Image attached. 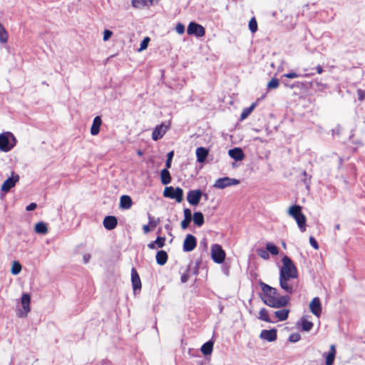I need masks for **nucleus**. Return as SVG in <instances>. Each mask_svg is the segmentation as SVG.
<instances>
[{"label": "nucleus", "mask_w": 365, "mask_h": 365, "mask_svg": "<svg viewBox=\"0 0 365 365\" xmlns=\"http://www.w3.org/2000/svg\"><path fill=\"white\" fill-rule=\"evenodd\" d=\"M165 197L175 199L176 202H181L183 200V190L181 187H166L163 191Z\"/></svg>", "instance_id": "20e7f679"}, {"label": "nucleus", "mask_w": 365, "mask_h": 365, "mask_svg": "<svg viewBox=\"0 0 365 365\" xmlns=\"http://www.w3.org/2000/svg\"><path fill=\"white\" fill-rule=\"evenodd\" d=\"M238 184H240L239 180L230 178L229 177H224L216 180L213 187L217 189H224L227 187L237 185Z\"/></svg>", "instance_id": "423d86ee"}, {"label": "nucleus", "mask_w": 365, "mask_h": 365, "mask_svg": "<svg viewBox=\"0 0 365 365\" xmlns=\"http://www.w3.org/2000/svg\"><path fill=\"white\" fill-rule=\"evenodd\" d=\"M174 153L173 151H170L168 153V158L165 162V168H170L171 167V162L173 157Z\"/></svg>", "instance_id": "a18cd8bd"}, {"label": "nucleus", "mask_w": 365, "mask_h": 365, "mask_svg": "<svg viewBox=\"0 0 365 365\" xmlns=\"http://www.w3.org/2000/svg\"><path fill=\"white\" fill-rule=\"evenodd\" d=\"M214 342L212 340H210L201 346V351L204 355H210L212 352L213 350Z\"/></svg>", "instance_id": "7c9ffc66"}, {"label": "nucleus", "mask_w": 365, "mask_h": 365, "mask_svg": "<svg viewBox=\"0 0 365 365\" xmlns=\"http://www.w3.org/2000/svg\"><path fill=\"white\" fill-rule=\"evenodd\" d=\"M298 227L302 232L306 230V217L302 212V207L298 205Z\"/></svg>", "instance_id": "a878e982"}, {"label": "nucleus", "mask_w": 365, "mask_h": 365, "mask_svg": "<svg viewBox=\"0 0 365 365\" xmlns=\"http://www.w3.org/2000/svg\"><path fill=\"white\" fill-rule=\"evenodd\" d=\"M101 124L102 120L101 116H96L93 120V124L91 128V134L92 135H96L99 133Z\"/></svg>", "instance_id": "4be33fe9"}, {"label": "nucleus", "mask_w": 365, "mask_h": 365, "mask_svg": "<svg viewBox=\"0 0 365 365\" xmlns=\"http://www.w3.org/2000/svg\"><path fill=\"white\" fill-rule=\"evenodd\" d=\"M211 257L212 260L217 264H221L224 262L225 259V252L221 245L218 244H214L212 245Z\"/></svg>", "instance_id": "39448f33"}, {"label": "nucleus", "mask_w": 365, "mask_h": 365, "mask_svg": "<svg viewBox=\"0 0 365 365\" xmlns=\"http://www.w3.org/2000/svg\"><path fill=\"white\" fill-rule=\"evenodd\" d=\"M267 252V250L259 249L257 250V254L261 258L267 259L269 257V253Z\"/></svg>", "instance_id": "37998d69"}, {"label": "nucleus", "mask_w": 365, "mask_h": 365, "mask_svg": "<svg viewBox=\"0 0 365 365\" xmlns=\"http://www.w3.org/2000/svg\"><path fill=\"white\" fill-rule=\"evenodd\" d=\"M148 218H149V225L152 226L153 227H155L157 223L155 221H153V217L150 215H148Z\"/></svg>", "instance_id": "13d9d810"}, {"label": "nucleus", "mask_w": 365, "mask_h": 365, "mask_svg": "<svg viewBox=\"0 0 365 365\" xmlns=\"http://www.w3.org/2000/svg\"><path fill=\"white\" fill-rule=\"evenodd\" d=\"M91 259V255L90 254H85L83 256V260L84 264L88 263L89 260Z\"/></svg>", "instance_id": "6e6d98bb"}, {"label": "nucleus", "mask_w": 365, "mask_h": 365, "mask_svg": "<svg viewBox=\"0 0 365 365\" xmlns=\"http://www.w3.org/2000/svg\"><path fill=\"white\" fill-rule=\"evenodd\" d=\"M259 319L269 323H274L277 321L272 319L265 308H262L259 312Z\"/></svg>", "instance_id": "c85d7f7f"}, {"label": "nucleus", "mask_w": 365, "mask_h": 365, "mask_svg": "<svg viewBox=\"0 0 365 365\" xmlns=\"http://www.w3.org/2000/svg\"><path fill=\"white\" fill-rule=\"evenodd\" d=\"M143 232L144 233H148L150 232V225H143Z\"/></svg>", "instance_id": "052dcab7"}, {"label": "nucleus", "mask_w": 365, "mask_h": 365, "mask_svg": "<svg viewBox=\"0 0 365 365\" xmlns=\"http://www.w3.org/2000/svg\"><path fill=\"white\" fill-rule=\"evenodd\" d=\"M169 168H164L160 172V180L163 185L170 183L172 178L168 170Z\"/></svg>", "instance_id": "cd10ccee"}, {"label": "nucleus", "mask_w": 365, "mask_h": 365, "mask_svg": "<svg viewBox=\"0 0 365 365\" xmlns=\"http://www.w3.org/2000/svg\"><path fill=\"white\" fill-rule=\"evenodd\" d=\"M187 32L189 35H193L197 38H200L205 36V29L202 25L192 21L188 24Z\"/></svg>", "instance_id": "0eeeda50"}, {"label": "nucleus", "mask_w": 365, "mask_h": 365, "mask_svg": "<svg viewBox=\"0 0 365 365\" xmlns=\"http://www.w3.org/2000/svg\"><path fill=\"white\" fill-rule=\"evenodd\" d=\"M277 329H272L269 330L264 329L261 331L259 337L269 342H272L277 339Z\"/></svg>", "instance_id": "4468645a"}, {"label": "nucleus", "mask_w": 365, "mask_h": 365, "mask_svg": "<svg viewBox=\"0 0 365 365\" xmlns=\"http://www.w3.org/2000/svg\"><path fill=\"white\" fill-rule=\"evenodd\" d=\"M282 266L279 268V277L283 280L285 277H297V268L293 261L287 255L282 259Z\"/></svg>", "instance_id": "f03ea898"}, {"label": "nucleus", "mask_w": 365, "mask_h": 365, "mask_svg": "<svg viewBox=\"0 0 365 365\" xmlns=\"http://www.w3.org/2000/svg\"><path fill=\"white\" fill-rule=\"evenodd\" d=\"M294 278V277H285L283 280L282 277H279V285L287 293L290 294L293 292V286L290 284V280Z\"/></svg>", "instance_id": "a211bd4d"}, {"label": "nucleus", "mask_w": 365, "mask_h": 365, "mask_svg": "<svg viewBox=\"0 0 365 365\" xmlns=\"http://www.w3.org/2000/svg\"><path fill=\"white\" fill-rule=\"evenodd\" d=\"M208 155V150L204 147H199L196 149L197 161L204 163Z\"/></svg>", "instance_id": "b1692460"}, {"label": "nucleus", "mask_w": 365, "mask_h": 365, "mask_svg": "<svg viewBox=\"0 0 365 365\" xmlns=\"http://www.w3.org/2000/svg\"><path fill=\"white\" fill-rule=\"evenodd\" d=\"M148 247L150 250H155L157 248V246L155 243H154V241H153L148 245Z\"/></svg>", "instance_id": "bf43d9fd"}, {"label": "nucleus", "mask_w": 365, "mask_h": 365, "mask_svg": "<svg viewBox=\"0 0 365 365\" xmlns=\"http://www.w3.org/2000/svg\"><path fill=\"white\" fill-rule=\"evenodd\" d=\"M309 243L315 250L319 249V245L317 240L313 237H309Z\"/></svg>", "instance_id": "603ef678"}, {"label": "nucleus", "mask_w": 365, "mask_h": 365, "mask_svg": "<svg viewBox=\"0 0 365 365\" xmlns=\"http://www.w3.org/2000/svg\"><path fill=\"white\" fill-rule=\"evenodd\" d=\"M199 247L202 249L204 251H206L207 250V240L206 239H202L200 242Z\"/></svg>", "instance_id": "3c124183"}, {"label": "nucleus", "mask_w": 365, "mask_h": 365, "mask_svg": "<svg viewBox=\"0 0 365 365\" xmlns=\"http://www.w3.org/2000/svg\"><path fill=\"white\" fill-rule=\"evenodd\" d=\"M304 184L306 185L307 187H309V182H307L306 180H304Z\"/></svg>", "instance_id": "e2e57ef3"}, {"label": "nucleus", "mask_w": 365, "mask_h": 365, "mask_svg": "<svg viewBox=\"0 0 365 365\" xmlns=\"http://www.w3.org/2000/svg\"><path fill=\"white\" fill-rule=\"evenodd\" d=\"M160 0H133L132 6L137 9H142L145 6H150Z\"/></svg>", "instance_id": "aec40b11"}, {"label": "nucleus", "mask_w": 365, "mask_h": 365, "mask_svg": "<svg viewBox=\"0 0 365 365\" xmlns=\"http://www.w3.org/2000/svg\"><path fill=\"white\" fill-rule=\"evenodd\" d=\"M317 73L319 74H321L322 72H323V68L321 66H317Z\"/></svg>", "instance_id": "680f3d73"}, {"label": "nucleus", "mask_w": 365, "mask_h": 365, "mask_svg": "<svg viewBox=\"0 0 365 365\" xmlns=\"http://www.w3.org/2000/svg\"><path fill=\"white\" fill-rule=\"evenodd\" d=\"M356 93H357L358 100L359 101H363L365 99V91L359 88L357 90Z\"/></svg>", "instance_id": "09e8293b"}, {"label": "nucleus", "mask_w": 365, "mask_h": 365, "mask_svg": "<svg viewBox=\"0 0 365 365\" xmlns=\"http://www.w3.org/2000/svg\"><path fill=\"white\" fill-rule=\"evenodd\" d=\"M133 200L129 195H124L120 197V207L121 209L128 210L132 206Z\"/></svg>", "instance_id": "393cba45"}, {"label": "nucleus", "mask_w": 365, "mask_h": 365, "mask_svg": "<svg viewBox=\"0 0 365 365\" xmlns=\"http://www.w3.org/2000/svg\"><path fill=\"white\" fill-rule=\"evenodd\" d=\"M138 155H142L141 151H138Z\"/></svg>", "instance_id": "0e129e2a"}, {"label": "nucleus", "mask_w": 365, "mask_h": 365, "mask_svg": "<svg viewBox=\"0 0 365 365\" xmlns=\"http://www.w3.org/2000/svg\"><path fill=\"white\" fill-rule=\"evenodd\" d=\"M21 304L23 307V310H19L18 313V316L19 317H24L27 316V314L30 312V302H31V297L29 294H23L21 297Z\"/></svg>", "instance_id": "1a4fd4ad"}, {"label": "nucleus", "mask_w": 365, "mask_h": 365, "mask_svg": "<svg viewBox=\"0 0 365 365\" xmlns=\"http://www.w3.org/2000/svg\"><path fill=\"white\" fill-rule=\"evenodd\" d=\"M156 262L159 265H164L168 261V254L164 250H160L156 254Z\"/></svg>", "instance_id": "c756f323"}, {"label": "nucleus", "mask_w": 365, "mask_h": 365, "mask_svg": "<svg viewBox=\"0 0 365 365\" xmlns=\"http://www.w3.org/2000/svg\"><path fill=\"white\" fill-rule=\"evenodd\" d=\"M289 214L297 221V203L289 207Z\"/></svg>", "instance_id": "79ce46f5"}, {"label": "nucleus", "mask_w": 365, "mask_h": 365, "mask_svg": "<svg viewBox=\"0 0 365 365\" xmlns=\"http://www.w3.org/2000/svg\"><path fill=\"white\" fill-rule=\"evenodd\" d=\"M336 354V349L334 344H331L329 346V351L328 353H324L323 356L325 357L326 365H333L335 356Z\"/></svg>", "instance_id": "f3484780"}, {"label": "nucleus", "mask_w": 365, "mask_h": 365, "mask_svg": "<svg viewBox=\"0 0 365 365\" xmlns=\"http://www.w3.org/2000/svg\"><path fill=\"white\" fill-rule=\"evenodd\" d=\"M259 101V98L257 99L256 102H254L251 104L250 107L245 108L240 115V120H243L245 118H247L250 114L252 112V110L256 108L257 106L258 101Z\"/></svg>", "instance_id": "bb28decb"}, {"label": "nucleus", "mask_w": 365, "mask_h": 365, "mask_svg": "<svg viewBox=\"0 0 365 365\" xmlns=\"http://www.w3.org/2000/svg\"><path fill=\"white\" fill-rule=\"evenodd\" d=\"M21 264L19 262L14 261L11 272L14 275L19 274L21 271Z\"/></svg>", "instance_id": "e433bc0d"}, {"label": "nucleus", "mask_w": 365, "mask_h": 365, "mask_svg": "<svg viewBox=\"0 0 365 365\" xmlns=\"http://www.w3.org/2000/svg\"><path fill=\"white\" fill-rule=\"evenodd\" d=\"M202 196V192L200 189L190 190L187 195V200L192 205H197Z\"/></svg>", "instance_id": "6e6552de"}, {"label": "nucleus", "mask_w": 365, "mask_h": 365, "mask_svg": "<svg viewBox=\"0 0 365 365\" xmlns=\"http://www.w3.org/2000/svg\"><path fill=\"white\" fill-rule=\"evenodd\" d=\"M259 286L263 292L261 299L269 307L280 308L287 305L289 300L288 296L279 297L278 291L263 282H259Z\"/></svg>", "instance_id": "f257e3e1"}, {"label": "nucleus", "mask_w": 365, "mask_h": 365, "mask_svg": "<svg viewBox=\"0 0 365 365\" xmlns=\"http://www.w3.org/2000/svg\"><path fill=\"white\" fill-rule=\"evenodd\" d=\"M266 250L272 255H277L279 253L278 247L271 242H267L266 244Z\"/></svg>", "instance_id": "c9c22d12"}, {"label": "nucleus", "mask_w": 365, "mask_h": 365, "mask_svg": "<svg viewBox=\"0 0 365 365\" xmlns=\"http://www.w3.org/2000/svg\"><path fill=\"white\" fill-rule=\"evenodd\" d=\"M131 282L134 292L141 289V281L135 268L131 269Z\"/></svg>", "instance_id": "2eb2a0df"}, {"label": "nucleus", "mask_w": 365, "mask_h": 365, "mask_svg": "<svg viewBox=\"0 0 365 365\" xmlns=\"http://www.w3.org/2000/svg\"><path fill=\"white\" fill-rule=\"evenodd\" d=\"M282 83L283 86L286 88L292 89L297 86V81H292L290 79H283L282 80Z\"/></svg>", "instance_id": "4c0bfd02"}, {"label": "nucleus", "mask_w": 365, "mask_h": 365, "mask_svg": "<svg viewBox=\"0 0 365 365\" xmlns=\"http://www.w3.org/2000/svg\"><path fill=\"white\" fill-rule=\"evenodd\" d=\"M9 35L4 26L0 23V43H6L8 41Z\"/></svg>", "instance_id": "f704fd0d"}, {"label": "nucleus", "mask_w": 365, "mask_h": 365, "mask_svg": "<svg viewBox=\"0 0 365 365\" xmlns=\"http://www.w3.org/2000/svg\"><path fill=\"white\" fill-rule=\"evenodd\" d=\"M19 180V175L17 174L12 173L11 177L8 178L1 185V190L7 192L12 187H14L16 183Z\"/></svg>", "instance_id": "f8f14e48"}, {"label": "nucleus", "mask_w": 365, "mask_h": 365, "mask_svg": "<svg viewBox=\"0 0 365 365\" xmlns=\"http://www.w3.org/2000/svg\"><path fill=\"white\" fill-rule=\"evenodd\" d=\"M279 84V80L276 78H272V80L267 83V89L272 90V89H276L278 88Z\"/></svg>", "instance_id": "58836bf2"}, {"label": "nucleus", "mask_w": 365, "mask_h": 365, "mask_svg": "<svg viewBox=\"0 0 365 365\" xmlns=\"http://www.w3.org/2000/svg\"><path fill=\"white\" fill-rule=\"evenodd\" d=\"M195 225L201 227L205 222L204 215L201 212H195L192 217Z\"/></svg>", "instance_id": "2f4dec72"}, {"label": "nucleus", "mask_w": 365, "mask_h": 365, "mask_svg": "<svg viewBox=\"0 0 365 365\" xmlns=\"http://www.w3.org/2000/svg\"><path fill=\"white\" fill-rule=\"evenodd\" d=\"M300 326L302 331H309L314 327V324L311 320V316L304 315L300 319Z\"/></svg>", "instance_id": "dca6fc26"}, {"label": "nucleus", "mask_w": 365, "mask_h": 365, "mask_svg": "<svg viewBox=\"0 0 365 365\" xmlns=\"http://www.w3.org/2000/svg\"><path fill=\"white\" fill-rule=\"evenodd\" d=\"M189 269H190V267H188L186 269L185 272L182 274L181 278H180L181 282L185 283L187 282V280L189 279V274H188Z\"/></svg>", "instance_id": "de8ad7c7"}, {"label": "nucleus", "mask_w": 365, "mask_h": 365, "mask_svg": "<svg viewBox=\"0 0 365 365\" xmlns=\"http://www.w3.org/2000/svg\"><path fill=\"white\" fill-rule=\"evenodd\" d=\"M309 309L312 313L317 318L322 314V304L319 297H314L309 304Z\"/></svg>", "instance_id": "ddd939ff"}, {"label": "nucleus", "mask_w": 365, "mask_h": 365, "mask_svg": "<svg viewBox=\"0 0 365 365\" xmlns=\"http://www.w3.org/2000/svg\"><path fill=\"white\" fill-rule=\"evenodd\" d=\"M249 29L252 33H255L257 30V23L255 17L252 18L249 22Z\"/></svg>", "instance_id": "ea45409f"}, {"label": "nucleus", "mask_w": 365, "mask_h": 365, "mask_svg": "<svg viewBox=\"0 0 365 365\" xmlns=\"http://www.w3.org/2000/svg\"><path fill=\"white\" fill-rule=\"evenodd\" d=\"M289 311L287 309H283L274 312V317L273 318L278 319L279 321H284L288 317Z\"/></svg>", "instance_id": "473e14b6"}, {"label": "nucleus", "mask_w": 365, "mask_h": 365, "mask_svg": "<svg viewBox=\"0 0 365 365\" xmlns=\"http://www.w3.org/2000/svg\"><path fill=\"white\" fill-rule=\"evenodd\" d=\"M283 79H290L297 78V73L294 71L290 72L289 73H285L282 76Z\"/></svg>", "instance_id": "8fccbe9b"}, {"label": "nucleus", "mask_w": 365, "mask_h": 365, "mask_svg": "<svg viewBox=\"0 0 365 365\" xmlns=\"http://www.w3.org/2000/svg\"><path fill=\"white\" fill-rule=\"evenodd\" d=\"M103 226L108 230H112L118 225L117 218L115 216H106L103 220Z\"/></svg>", "instance_id": "6ab92c4d"}, {"label": "nucleus", "mask_w": 365, "mask_h": 365, "mask_svg": "<svg viewBox=\"0 0 365 365\" xmlns=\"http://www.w3.org/2000/svg\"><path fill=\"white\" fill-rule=\"evenodd\" d=\"M197 245V240L196 237L191 235L188 234L186 235L185 239L183 242V251L186 252H189L192 251Z\"/></svg>", "instance_id": "9d476101"}, {"label": "nucleus", "mask_w": 365, "mask_h": 365, "mask_svg": "<svg viewBox=\"0 0 365 365\" xmlns=\"http://www.w3.org/2000/svg\"><path fill=\"white\" fill-rule=\"evenodd\" d=\"M299 339H300V336H299V335L298 334L297 340L299 341Z\"/></svg>", "instance_id": "69168bd1"}, {"label": "nucleus", "mask_w": 365, "mask_h": 365, "mask_svg": "<svg viewBox=\"0 0 365 365\" xmlns=\"http://www.w3.org/2000/svg\"><path fill=\"white\" fill-rule=\"evenodd\" d=\"M289 341L291 342H297V333L292 334L289 337Z\"/></svg>", "instance_id": "4d7b16f0"}, {"label": "nucleus", "mask_w": 365, "mask_h": 365, "mask_svg": "<svg viewBox=\"0 0 365 365\" xmlns=\"http://www.w3.org/2000/svg\"><path fill=\"white\" fill-rule=\"evenodd\" d=\"M165 237H157L156 240L154 241L157 247L162 248L165 245Z\"/></svg>", "instance_id": "a19ab883"}, {"label": "nucleus", "mask_w": 365, "mask_h": 365, "mask_svg": "<svg viewBox=\"0 0 365 365\" xmlns=\"http://www.w3.org/2000/svg\"><path fill=\"white\" fill-rule=\"evenodd\" d=\"M229 155L231 158L240 161L244 159L245 154L242 148H234L230 149L228 152Z\"/></svg>", "instance_id": "412c9836"}, {"label": "nucleus", "mask_w": 365, "mask_h": 365, "mask_svg": "<svg viewBox=\"0 0 365 365\" xmlns=\"http://www.w3.org/2000/svg\"><path fill=\"white\" fill-rule=\"evenodd\" d=\"M36 204L35 202H31L29 205L26 206V210L27 211H32L36 208Z\"/></svg>", "instance_id": "5fc2aeb1"}, {"label": "nucleus", "mask_w": 365, "mask_h": 365, "mask_svg": "<svg viewBox=\"0 0 365 365\" xmlns=\"http://www.w3.org/2000/svg\"><path fill=\"white\" fill-rule=\"evenodd\" d=\"M184 220L181 222V227L182 230H185L188 227L189 224L192 220V212L189 208H185L183 210Z\"/></svg>", "instance_id": "5701e85b"}, {"label": "nucleus", "mask_w": 365, "mask_h": 365, "mask_svg": "<svg viewBox=\"0 0 365 365\" xmlns=\"http://www.w3.org/2000/svg\"><path fill=\"white\" fill-rule=\"evenodd\" d=\"M150 41L149 37H145L140 43L139 51H143L147 48Z\"/></svg>", "instance_id": "c03bdc74"}, {"label": "nucleus", "mask_w": 365, "mask_h": 365, "mask_svg": "<svg viewBox=\"0 0 365 365\" xmlns=\"http://www.w3.org/2000/svg\"><path fill=\"white\" fill-rule=\"evenodd\" d=\"M112 34H113V32L110 31V30H107V29L105 30L104 33H103V40L104 41L108 40L111 37Z\"/></svg>", "instance_id": "864d4df0"}, {"label": "nucleus", "mask_w": 365, "mask_h": 365, "mask_svg": "<svg viewBox=\"0 0 365 365\" xmlns=\"http://www.w3.org/2000/svg\"><path fill=\"white\" fill-rule=\"evenodd\" d=\"M35 231L38 234H46L48 232V227L45 222H39L35 225Z\"/></svg>", "instance_id": "72a5a7b5"}, {"label": "nucleus", "mask_w": 365, "mask_h": 365, "mask_svg": "<svg viewBox=\"0 0 365 365\" xmlns=\"http://www.w3.org/2000/svg\"><path fill=\"white\" fill-rule=\"evenodd\" d=\"M168 128L169 125H167L164 123L156 125L152 133V139L153 140L161 139L165 134Z\"/></svg>", "instance_id": "9b49d317"}, {"label": "nucleus", "mask_w": 365, "mask_h": 365, "mask_svg": "<svg viewBox=\"0 0 365 365\" xmlns=\"http://www.w3.org/2000/svg\"><path fill=\"white\" fill-rule=\"evenodd\" d=\"M17 140L11 132L6 131L0 133V150L7 153L16 145Z\"/></svg>", "instance_id": "7ed1b4c3"}, {"label": "nucleus", "mask_w": 365, "mask_h": 365, "mask_svg": "<svg viewBox=\"0 0 365 365\" xmlns=\"http://www.w3.org/2000/svg\"><path fill=\"white\" fill-rule=\"evenodd\" d=\"M185 26L181 23H178L175 26V31L179 34H183L185 33Z\"/></svg>", "instance_id": "49530a36"}]
</instances>
